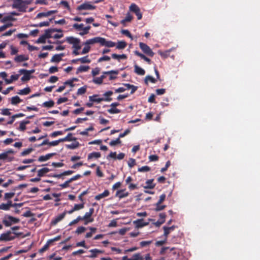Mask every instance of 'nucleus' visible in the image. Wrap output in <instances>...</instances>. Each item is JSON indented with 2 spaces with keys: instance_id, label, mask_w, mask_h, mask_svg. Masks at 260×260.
Instances as JSON below:
<instances>
[{
  "instance_id": "1",
  "label": "nucleus",
  "mask_w": 260,
  "mask_h": 260,
  "mask_svg": "<svg viewBox=\"0 0 260 260\" xmlns=\"http://www.w3.org/2000/svg\"><path fill=\"white\" fill-rule=\"evenodd\" d=\"M12 7L21 12H25L27 5L30 4L32 0H12Z\"/></svg>"
},
{
  "instance_id": "2",
  "label": "nucleus",
  "mask_w": 260,
  "mask_h": 260,
  "mask_svg": "<svg viewBox=\"0 0 260 260\" xmlns=\"http://www.w3.org/2000/svg\"><path fill=\"white\" fill-rule=\"evenodd\" d=\"M20 222L18 218L6 214L2 218V223L6 227H9L11 225L17 224Z\"/></svg>"
},
{
  "instance_id": "3",
  "label": "nucleus",
  "mask_w": 260,
  "mask_h": 260,
  "mask_svg": "<svg viewBox=\"0 0 260 260\" xmlns=\"http://www.w3.org/2000/svg\"><path fill=\"white\" fill-rule=\"evenodd\" d=\"M14 151L10 149L0 154V160L10 162L14 159Z\"/></svg>"
},
{
  "instance_id": "4",
  "label": "nucleus",
  "mask_w": 260,
  "mask_h": 260,
  "mask_svg": "<svg viewBox=\"0 0 260 260\" xmlns=\"http://www.w3.org/2000/svg\"><path fill=\"white\" fill-rule=\"evenodd\" d=\"M66 41L73 45V49H81V45L80 39L73 37H68L66 38Z\"/></svg>"
},
{
  "instance_id": "5",
  "label": "nucleus",
  "mask_w": 260,
  "mask_h": 260,
  "mask_svg": "<svg viewBox=\"0 0 260 260\" xmlns=\"http://www.w3.org/2000/svg\"><path fill=\"white\" fill-rule=\"evenodd\" d=\"M35 72L34 70H26L25 69H20L19 70L18 73L21 74H23V76L21 78V80L22 81H28L30 78V75L34 73Z\"/></svg>"
},
{
  "instance_id": "6",
  "label": "nucleus",
  "mask_w": 260,
  "mask_h": 260,
  "mask_svg": "<svg viewBox=\"0 0 260 260\" xmlns=\"http://www.w3.org/2000/svg\"><path fill=\"white\" fill-rule=\"evenodd\" d=\"M14 235H17L15 233H12L11 231H8L1 234L0 236V241H9L15 238Z\"/></svg>"
},
{
  "instance_id": "7",
  "label": "nucleus",
  "mask_w": 260,
  "mask_h": 260,
  "mask_svg": "<svg viewBox=\"0 0 260 260\" xmlns=\"http://www.w3.org/2000/svg\"><path fill=\"white\" fill-rule=\"evenodd\" d=\"M139 47L142 51L147 55L152 57L154 53L152 49L146 44L140 42L139 43Z\"/></svg>"
},
{
  "instance_id": "8",
  "label": "nucleus",
  "mask_w": 260,
  "mask_h": 260,
  "mask_svg": "<svg viewBox=\"0 0 260 260\" xmlns=\"http://www.w3.org/2000/svg\"><path fill=\"white\" fill-rule=\"evenodd\" d=\"M94 212V209L91 208L89 209V211L85 213V215L83 216V220L85 221L84 224H87L90 222L93 221L94 219L91 217Z\"/></svg>"
},
{
  "instance_id": "9",
  "label": "nucleus",
  "mask_w": 260,
  "mask_h": 260,
  "mask_svg": "<svg viewBox=\"0 0 260 260\" xmlns=\"http://www.w3.org/2000/svg\"><path fill=\"white\" fill-rule=\"evenodd\" d=\"M129 9L131 11L135 13V14L137 16V18L138 20H140L142 19V14L140 12V8L137 5L133 3L131 4V5L129 6Z\"/></svg>"
},
{
  "instance_id": "10",
  "label": "nucleus",
  "mask_w": 260,
  "mask_h": 260,
  "mask_svg": "<svg viewBox=\"0 0 260 260\" xmlns=\"http://www.w3.org/2000/svg\"><path fill=\"white\" fill-rule=\"evenodd\" d=\"M56 30L55 29H49L46 30V36L49 37V38L60 39L63 37V34H54Z\"/></svg>"
},
{
  "instance_id": "11",
  "label": "nucleus",
  "mask_w": 260,
  "mask_h": 260,
  "mask_svg": "<svg viewBox=\"0 0 260 260\" xmlns=\"http://www.w3.org/2000/svg\"><path fill=\"white\" fill-rule=\"evenodd\" d=\"M95 9V6L91 4L90 2H86L79 6L77 8L78 10H94Z\"/></svg>"
},
{
  "instance_id": "12",
  "label": "nucleus",
  "mask_w": 260,
  "mask_h": 260,
  "mask_svg": "<svg viewBox=\"0 0 260 260\" xmlns=\"http://www.w3.org/2000/svg\"><path fill=\"white\" fill-rule=\"evenodd\" d=\"M102 46L107 47H113L116 45V43L111 41H108L104 38L100 37V43Z\"/></svg>"
},
{
  "instance_id": "13",
  "label": "nucleus",
  "mask_w": 260,
  "mask_h": 260,
  "mask_svg": "<svg viewBox=\"0 0 260 260\" xmlns=\"http://www.w3.org/2000/svg\"><path fill=\"white\" fill-rule=\"evenodd\" d=\"M134 224L137 228H142L144 226H146L149 224V222H146L143 219H137L133 221Z\"/></svg>"
},
{
  "instance_id": "14",
  "label": "nucleus",
  "mask_w": 260,
  "mask_h": 260,
  "mask_svg": "<svg viewBox=\"0 0 260 260\" xmlns=\"http://www.w3.org/2000/svg\"><path fill=\"white\" fill-rule=\"evenodd\" d=\"M28 56L25 54L18 55L14 58V61L16 62H21L28 60Z\"/></svg>"
},
{
  "instance_id": "15",
  "label": "nucleus",
  "mask_w": 260,
  "mask_h": 260,
  "mask_svg": "<svg viewBox=\"0 0 260 260\" xmlns=\"http://www.w3.org/2000/svg\"><path fill=\"white\" fill-rule=\"evenodd\" d=\"M12 202L8 201L7 203H2L0 204V210L4 211H9L12 207Z\"/></svg>"
},
{
  "instance_id": "16",
  "label": "nucleus",
  "mask_w": 260,
  "mask_h": 260,
  "mask_svg": "<svg viewBox=\"0 0 260 260\" xmlns=\"http://www.w3.org/2000/svg\"><path fill=\"white\" fill-rule=\"evenodd\" d=\"M64 56V53L56 54L54 55L51 59L52 62H59L62 60V57Z\"/></svg>"
},
{
  "instance_id": "17",
  "label": "nucleus",
  "mask_w": 260,
  "mask_h": 260,
  "mask_svg": "<svg viewBox=\"0 0 260 260\" xmlns=\"http://www.w3.org/2000/svg\"><path fill=\"white\" fill-rule=\"evenodd\" d=\"M95 43H100V37H95L89 40H87L84 43V45H87L90 46V45H93Z\"/></svg>"
},
{
  "instance_id": "18",
  "label": "nucleus",
  "mask_w": 260,
  "mask_h": 260,
  "mask_svg": "<svg viewBox=\"0 0 260 260\" xmlns=\"http://www.w3.org/2000/svg\"><path fill=\"white\" fill-rule=\"evenodd\" d=\"M103 74L109 75V79L112 80L116 78V75L118 74V71L115 70H111L110 71L104 72Z\"/></svg>"
},
{
  "instance_id": "19",
  "label": "nucleus",
  "mask_w": 260,
  "mask_h": 260,
  "mask_svg": "<svg viewBox=\"0 0 260 260\" xmlns=\"http://www.w3.org/2000/svg\"><path fill=\"white\" fill-rule=\"evenodd\" d=\"M20 75V74H13L10 77V79H5V82L7 84H11L13 81H16L19 78V76Z\"/></svg>"
},
{
  "instance_id": "20",
  "label": "nucleus",
  "mask_w": 260,
  "mask_h": 260,
  "mask_svg": "<svg viewBox=\"0 0 260 260\" xmlns=\"http://www.w3.org/2000/svg\"><path fill=\"white\" fill-rule=\"evenodd\" d=\"M67 212L64 211L62 213L57 216L52 221V223L54 225L56 224L57 223L61 221L62 219L64 218Z\"/></svg>"
},
{
  "instance_id": "21",
  "label": "nucleus",
  "mask_w": 260,
  "mask_h": 260,
  "mask_svg": "<svg viewBox=\"0 0 260 260\" xmlns=\"http://www.w3.org/2000/svg\"><path fill=\"white\" fill-rule=\"evenodd\" d=\"M89 252L91 253V254L89 256L90 258H95L98 254L103 253V251L98 249H91L89 250Z\"/></svg>"
},
{
  "instance_id": "22",
  "label": "nucleus",
  "mask_w": 260,
  "mask_h": 260,
  "mask_svg": "<svg viewBox=\"0 0 260 260\" xmlns=\"http://www.w3.org/2000/svg\"><path fill=\"white\" fill-rule=\"evenodd\" d=\"M129 194L128 192L127 191H125L124 190H119L117 191L116 193V197H118L119 199H122L123 198L126 197L128 196Z\"/></svg>"
},
{
  "instance_id": "23",
  "label": "nucleus",
  "mask_w": 260,
  "mask_h": 260,
  "mask_svg": "<svg viewBox=\"0 0 260 260\" xmlns=\"http://www.w3.org/2000/svg\"><path fill=\"white\" fill-rule=\"evenodd\" d=\"M101 157V153L98 152H93L89 153L88 155V160H91L94 159H97Z\"/></svg>"
},
{
  "instance_id": "24",
  "label": "nucleus",
  "mask_w": 260,
  "mask_h": 260,
  "mask_svg": "<svg viewBox=\"0 0 260 260\" xmlns=\"http://www.w3.org/2000/svg\"><path fill=\"white\" fill-rule=\"evenodd\" d=\"M89 101L92 102H95L100 103L101 102L103 101L102 98H99L97 94L93 95L89 97Z\"/></svg>"
},
{
  "instance_id": "25",
  "label": "nucleus",
  "mask_w": 260,
  "mask_h": 260,
  "mask_svg": "<svg viewBox=\"0 0 260 260\" xmlns=\"http://www.w3.org/2000/svg\"><path fill=\"white\" fill-rule=\"evenodd\" d=\"M109 195V191L108 190H105L103 193L96 195L95 197L96 200H100L101 199L108 197Z\"/></svg>"
},
{
  "instance_id": "26",
  "label": "nucleus",
  "mask_w": 260,
  "mask_h": 260,
  "mask_svg": "<svg viewBox=\"0 0 260 260\" xmlns=\"http://www.w3.org/2000/svg\"><path fill=\"white\" fill-rule=\"evenodd\" d=\"M163 229L164 230V236L167 238L168 235L171 233V232L173 231L175 229V226L174 225L170 227L164 226Z\"/></svg>"
},
{
  "instance_id": "27",
  "label": "nucleus",
  "mask_w": 260,
  "mask_h": 260,
  "mask_svg": "<svg viewBox=\"0 0 260 260\" xmlns=\"http://www.w3.org/2000/svg\"><path fill=\"white\" fill-rule=\"evenodd\" d=\"M113 94V92L111 91H108L107 92H106L104 94L103 96L104 98H102L103 99V101H107L109 102L112 100V99L110 98V96H111Z\"/></svg>"
},
{
  "instance_id": "28",
  "label": "nucleus",
  "mask_w": 260,
  "mask_h": 260,
  "mask_svg": "<svg viewBox=\"0 0 260 260\" xmlns=\"http://www.w3.org/2000/svg\"><path fill=\"white\" fill-rule=\"evenodd\" d=\"M159 218H160L159 220L155 223V224L157 226H160L161 224H162L165 222V218H166L165 213H160L159 214Z\"/></svg>"
},
{
  "instance_id": "29",
  "label": "nucleus",
  "mask_w": 260,
  "mask_h": 260,
  "mask_svg": "<svg viewBox=\"0 0 260 260\" xmlns=\"http://www.w3.org/2000/svg\"><path fill=\"white\" fill-rule=\"evenodd\" d=\"M134 68H135V72L138 75L142 76L145 74V70L143 69H142V68L139 67L138 66L135 65L134 66Z\"/></svg>"
},
{
  "instance_id": "30",
  "label": "nucleus",
  "mask_w": 260,
  "mask_h": 260,
  "mask_svg": "<svg viewBox=\"0 0 260 260\" xmlns=\"http://www.w3.org/2000/svg\"><path fill=\"white\" fill-rule=\"evenodd\" d=\"M134 53H135V55L139 56L142 59H144V60H145L146 61H147L149 63H150V62H151L150 59L149 58H148L147 57H146L145 55H144L143 54L139 52L138 51H135L134 52Z\"/></svg>"
},
{
  "instance_id": "31",
  "label": "nucleus",
  "mask_w": 260,
  "mask_h": 260,
  "mask_svg": "<svg viewBox=\"0 0 260 260\" xmlns=\"http://www.w3.org/2000/svg\"><path fill=\"white\" fill-rule=\"evenodd\" d=\"M126 45L127 44L125 41H118L115 46L118 49H123L126 47Z\"/></svg>"
},
{
  "instance_id": "32",
  "label": "nucleus",
  "mask_w": 260,
  "mask_h": 260,
  "mask_svg": "<svg viewBox=\"0 0 260 260\" xmlns=\"http://www.w3.org/2000/svg\"><path fill=\"white\" fill-rule=\"evenodd\" d=\"M50 171V169H49L47 168H43L38 171V176L39 177L43 176L45 174L47 173Z\"/></svg>"
},
{
  "instance_id": "33",
  "label": "nucleus",
  "mask_w": 260,
  "mask_h": 260,
  "mask_svg": "<svg viewBox=\"0 0 260 260\" xmlns=\"http://www.w3.org/2000/svg\"><path fill=\"white\" fill-rule=\"evenodd\" d=\"M53 155V153H49L45 155L40 156L38 158V160L41 162L46 161L49 159Z\"/></svg>"
},
{
  "instance_id": "34",
  "label": "nucleus",
  "mask_w": 260,
  "mask_h": 260,
  "mask_svg": "<svg viewBox=\"0 0 260 260\" xmlns=\"http://www.w3.org/2000/svg\"><path fill=\"white\" fill-rule=\"evenodd\" d=\"M28 120H23L20 122L18 129L21 131H24L26 129V125L29 123Z\"/></svg>"
},
{
  "instance_id": "35",
  "label": "nucleus",
  "mask_w": 260,
  "mask_h": 260,
  "mask_svg": "<svg viewBox=\"0 0 260 260\" xmlns=\"http://www.w3.org/2000/svg\"><path fill=\"white\" fill-rule=\"evenodd\" d=\"M112 57L113 58L118 60L120 61L121 59H125L127 58V56L125 54H121L118 55L115 53L112 54Z\"/></svg>"
},
{
  "instance_id": "36",
  "label": "nucleus",
  "mask_w": 260,
  "mask_h": 260,
  "mask_svg": "<svg viewBox=\"0 0 260 260\" xmlns=\"http://www.w3.org/2000/svg\"><path fill=\"white\" fill-rule=\"evenodd\" d=\"M75 141L70 144L66 145L67 148L70 149H75L77 148L79 146V143L78 142L74 140Z\"/></svg>"
},
{
  "instance_id": "37",
  "label": "nucleus",
  "mask_w": 260,
  "mask_h": 260,
  "mask_svg": "<svg viewBox=\"0 0 260 260\" xmlns=\"http://www.w3.org/2000/svg\"><path fill=\"white\" fill-rule=\"evenodd\" d=\"M21 101L22 100H21L18 96H13L11 99V103L14 105L20 103Z\"/></svg>"
},
{
  "instance_id": "38",
  "label": "nucleus",
  "mask_w": 260,
  "mask_h": 260,
  "mask_svg": "<svg viewBox=\"0 0 260 260\" xmlns=\"http://www.w3.org/2000/svg\"><path fill=\"white\" fill-rule=\"evenodd\" d=\"M1 21L3 23L6 22L7 21H14L15 20V18L13 17L11 15H8L6 16L5 17H3L1 19Z\"/></svg>"
},
{
  "instance_id": "39",
  "label": "nucleus",
  "mask_w": 260,
  "mask_h": 260,
  "mask_svg": "<svg viewBox=\"0 0 260 260\" xmlns=\"http://www.w3.org/2000/svg\"><path fill=\"white\" fill-rule=\"evenodd\" d=\"M72 134L71 133H69L66 137L60 139V141L61 142H64V141H73V140H76V139L75 138H72Z\"/></svg>"
},
{
  "instance_id": "40",
  "label": "nucleus",
  "mask_w": 260,
  "mask_h": 260,
  "mask_svg": "<svg viewBox=\"0 0 260 260\" xmlns=\"http://www.w3.org/2000/svg\"><path fill=\"white\" fill-rule=\"evenodd\" d=\"M78 60L82 63H89L91 62V60L88 58V56L79 58Z\"/></svg>"
},
{
  "instance_id": "41",
  "label": "nucleus",
  "mask_w": 260,
  "mask_h": 260,
  "mask_svg": "<svg viewBox=\"0 0 260 260\" xmlns=\"http://www.w3.org/2000/svg\"><path fill=\"white\" fill-rule=\"evenodd\" d=\"M89 69V66H80L77 70V73L87 71Z\"/></svg>"
},
{
  "instance_id": "42",
  "label": "nucleus",
  "mask_w": 260,
  "mask_h": 260,
  "mask_svg": "<svg viewBox=\"0 0 260 260\" xmlns=\"http://www.w3.org/2000/svg\"><path fill=\"white\" fill-rule=\"evenodd\" d=\"M49 38V37L46 36V30L44 35L40 37L37 41L38 43H45L46 42V39Z\"/></svg>"
},
{
  "instance_id": "43",
  "label": "nucleus",
  "mask_w": 260,
  "mask_h": 260,
  "mask_svg": "<svg viewBox=\"0 0 260 260\" xmlns=\"http://www.w3.org/2000/svg\"><path fill=\"white\" fill-rule=\"evenodd\" d=\"M131 260H143L144 258L140 253L134 254L132 257L130 258Z\"/></svg>"
},
{
  "instance_id": "44",
  "label": "nucleus",
  "mask_w": 260,
  "mask_h": 260,
  "mask_svg": "<svg viewBox=\"0 0 260 260\" xmlns=\"http://www.w3.org/2000/svg\"><path fill=\"white\" fill-rule=\"evenodd\" d=\"M153 179L148 180L146 183L147 184V186H144L145 188H153L155 186V184L153 183Z\"/></svg>"
},
{
  "instance_id": "45",
  "label": "nucleus",
  "mask_w": 260,
  "mask_h": 260,
  "mask_svg": "<svg viewBox=\"0 0 260 260\" xmlns=\"http://www.w3.org/2000/svg\"><path fill=\"white\" fill-rule=\"evenodd\" d=\"M30 91V89L28 87L25 88L23 89L20 90L18 93L20 95H26Z\"/></svg>"
},
{
  "instance_id": "46",
  "label": "nucleus",
  "mask_w": 260,
  "mask_h": 260,
  "mask_svg": "<svg viewBox=\"0 0 260 260\" xmlns=\"http://www.w3.org/2000/svg\"><path fill=\"white\" fill-rule=\"evenodd\" d=\"M156 80L151 76H147L145 79V82L146 84H148V82H151V83H155Z\"/></svg>"
},
{
  "instance_id": "47",
  "label": "nucleus",
  "mask_w": 260,
  "mask_h": 260,
  "mask_svg": "<svg viewBox=\"0 0 260 260\" xmlns=\"http://www.w3.org/2000/svg\"><path fill=\"white\" fill-rule=\"evenodd\" d=\"M54 103L53 101H49L47 102H45L43 103L42 106L44 107L50 108L54 106Z\"/></svg>"
},
{
  "instance_id": "48",
  "label": "nucleus",
  "mask_w": 260,
  "mask_h": 260,
  "mask_svg": "<svg viewBox=\"0 0 260 260\" xmlns=\"http://www.w3.org/2000/svg\"><path fill=\"white\" fill-rule=\"evenodd\" d=\"M133 19V17L129 13H127L125 18L121 21L122 24H124L125 22H130Z\"/></svg>"
},
{
  "instance_id": "49",
  "label": "nucleus",
  "mask_w": 260,
  "mask_h": 260,
  "mask_svg": "<svg viewBox=\"0 0 260 260\" xmlns=\"http://www.w3.org/2000/svg\"><path fill=\"white\" fill-rule=\"evenodd\" d=\"M51 21V19H49V20L48 21L40 22L39 24L36 25L35 26L37 27L47 26L49 25Z\"/></svg>"
},
{
  "instance_id": "50",
  "label": "nucleus",
  "mask_w": 260,
  "mask_h": 260,
  "mask_svg": "<svg viewBox=\"0 0 260 260\" xmlns=\"http://www.w3.org/2000/svg\"><path fill=\"white\" fill-rule=\"evenodd\" d=\"M111 108L108 110V112L110 114H117L120 112V110L115 107Z\"/></svg>"
},
{
  "instance_id": "51",
  "label": "nucleus",
  "mask_w": 260,
  "mask_h": 260,
  "mask_svg": "<svg viewBox=\"0 0 260 260\" xmlns=\"http://www.w3.org/2000/svg\"><path fill=\"white\" fill-rule=\"evenodd\" d=\"M90 50V46L84 45V47L83 48L82 52H81V54H85L88 53Z\"/></svg>"
},
{
  "instance_id": "52",
  "label": "nucleus",
  "mask_w": 260,
  "mask_h": 260,
  "mask_svg": "<svg viewBox=\"0 0 260 260\" xmlns=\"http://www.w3.org/2000/svg\"><path fill=\"white\" fill-rule=\"evenodd\" d=\"M15 195L14 192H7L5 194L4 199L5 200H9L12 199Z\"/></svg>"
},
{
  "instance_id": "53",
  "label": "nucleus",
  "mask_w": 260,
  "mask_h": 260,
  "mask_svg": "<svg viewBox=\"0 0 260 260\" xmlns=\"http://www.w3.org/2000/svg\"><path fill=\"white\" fill-rule=\"evenodd\" d=\"M73 27L76 29L77 30H82L83 28H84L85 27H84L83 24H78L75 23L73 25Z\"/></svg>"
},
{
  "instance_id": "54",
  "label": "nucleus",
  "mask_w": 260,
  "mask_h": 260,
  "mask_svg": "<svg viewBox=\"0 0 260 260\" xmlns=\"http://www.w3.org/2000/svg\"><path fill=\"white\" fill-rule=\"evenodd\" d=\"M90 28L91 27L90 26L85 27L84 28H83V30H82L81 32L79 33V34L81 36H83L84 35L88 34Z\"/></svg>"
},
{
  "instance_id": "55",
  "label": "nucleus",
  "mask_w": 260,
  "mask_h": 260,
  "mask_svg": "<svg viewBox=\"0 0 260 260\" xmlns=\"http://www.w3.org/2000/svg\"><path fill=\"white\" fill-rule=\"evenodd\" d=\"M120 143H121V141H120L119 138L118 137L116 140L111 141L110 142L109 144L111 146H115V145H116L117 144H120Z\"/></svg>"
},
{
  "instance_id": "56",
  "label": "nucleus",
  "mask_w": 260,
  "mask_h": 260,
  "mask_svg": "<svg viewBox=\"0 0 260 260\" xmlns=\"http://www.w3.org/2000/svg\"><path fill=\"white\" fill-rule=\"evenodd\" d=\"M34 149L31 148H28L22 151L21 154L22 156H25L30 153Z\"/></svg>"
},
{
  "instance_id": "57",
  "label": "nucleus",
  "mask_w": 260,
  "mask_h": 260,
  "mask_svg": "<svg viewBox=\"0 0 260 260\" xmlns=\"http://www.w3.org/2000/svg\"><path fill=\"white\" fill-rule=\"evenodd\" d=\"M84 208V204H75L73 208L76 211L80 210Z\"/></svg>"
},
{
  "instance_id": "58",
  "label": "nucleus",
  "mask_w": 260,
  "mask_h": 260,
  "mask_svg": "<svg viewBox=\"0 0 260 260\" xmlns=\"http://www.w3.org/2000/svg\"><path fill=\"white\" fill-rule=\"evenodd\" d=\"M150 170V168L148 166H143L141 168H138V171L139 172H148Z\"/></svg>"
},
{
  "instance_id": "59",
  "label": "nucleus",
  "mask_w": 260,
  "mask_h": 260,
  "mask_svg": "<svg viewBox=\"0 0 260 260\" xmlns=\"http://www.w3.org/2000/svg\"><path fill=\"white\" fill-rule=\"evenodd\" d=\"M85 230H86V228L85 227L81 226H79L75 232H76V233H77L78 234H80L84 232Z\"/></svg>"
},
{
  "instance_id": "60",
  "label": "nucleus",
  "mask_w": 260,
  "mask_h": 260,
  "mask_svg": "<svg viewBox=\"0 0 260 260\" xmlns=\"http://www.w3.org/2000/svg\"><path fill=\"white\" fill-rule=\"evenodd\" d=\"M86 87H82L78 89L77 91V94L78 95H81L86 92Z\"/></svg>"
},
{
  "instance_id": "61",
  "label": "nucleus",
  "mask_w": 260,
  "mask_h": 260,
  "mask_svg": "<svg viewBox=\"0 0 260 260\" xmlns=\"http://www.w3.org/2000/svg\"><path fill=\"white\" fill-rule=\"evenodd\" d=\"M155 206H156L155 210L157 211L162 210L166 207L165 205H161V204H158V203H157L156 204Z\"/></svg>"
},
{
  "instance_id": "62",
  "label": "nucleus",
  "mask_w": 260,
  "mask_h": 260,
  "mask_svg": "<svg viewBox=\"0 0 260 260\" xmlns=\"http://www.w3.org/2000/svg\"><path fill=\"white\" fill-rule=\"evenodd\" d=\"M10 49H11V55L16 54L18 52V48L15 47H14L13 46H10Z\"/></svg>"
},
{
  "instance_id": "63",
  "label": "nucleus",
  "mask_w": 260,
  "mask_h": 260,
  "mask_svg": "<svg viewBox=\"0 0 260 260\" xmlns=\"http://www.w3.org/2000/svg\"><path fill=\"white\" fill-rule=\"evenodd\" d=\"M121 32L122 34L125 35V36H126L127 37L129 38L131 40L133 39L132 36L131 35V33L129 32V31L128 30H127V29L122 30L121 31Z\"/></svg>"
},
{
  "instance_id": "64",
  "label": "nucleus",
  "mask_w": 260,
  "mask_h": 260,
  "mask_svg": "<svg viewBox=\"0 0 260 260\" xmlns=\"http://www.w3.org/2000/svg\"><path fill=\"white\" fill-rule=\"evenodd\" d=\"M100 72V69L99 68H95L93 69L91 71V74L93 76H95L98 75Z\"/></svg>"
}]
</instances>
